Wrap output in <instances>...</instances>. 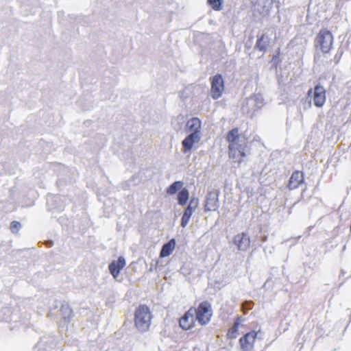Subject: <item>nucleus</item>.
Here are the masks:
<instances>
[{
	"instance_id": "obj_11",
	"label": "nucleus",
	"mask_w": 351,
	"mask_h": 351,
	"mask_svg": "<svg viewBox=\"0 0 351 351\" xmlns=\"http://www.w3.org/2000/svg\"><path fill=\"white\" fill-rule=\"evenodd\" d=\"M125 265L126 262L123 256H119L117 260H114L109 264L108 269L114 278L118 277L121 270L125 267Z\"/></svg>"
},
{
	"instance_id": "obj_15",
	"label": "nucleus",
	"mask_w": 351,
	"mask_h": 351,
	"mask_svg": "<svg viewBox=\"0 0 351 351\" xmlns=\"http://www.w3.org/2000/svg\"><path fill=\"white\" fill-rule=\"evenodd\" d=\"M245 321V319L241 316H237L234 320V324L231 328H230L226 333L228 339H236L239 334V329L240 325Z\"/></svg>"
},
{
	"instance_id": "obj_8",
	"label": "nucleus",
	"mask_w": 351,
	"mask_h": 351,
	"mask_svg": "<svg viewBox=\"0 0 351 351\" xmlns=\"http://www.w3.org/2000/svg\"><path fill=\"white\" fill-rule=\"evenodd\" d=\"M197 319L195 315L194 307H191L179 319L180 326L184 330L193 328L195 326Z\"/></svg>"
},
{
	"instance_id": "obj_21",
	"label": "nucleus",
	"mask_w": 351,
	"mask_h": 351,
	"mask_svg": "<svg viewBox=\"0 0 351 351\" xmlns=\"http://www.w3.org/2000/svg\"><path fill=\"white\" fill-rule=\"evenodd\" d=\"M280 49L278 48L275 52V53L273 55L271 62L273 64V65L275 67H277L281 62V60L280 58Z\"/></svg>"
},
{
	"instance_id": "obj_18",
	"label": "nucleus",
	"mask_w": 351,
	"mask_h": 351,
	"mask_svg": "<svg viewBox=\"0 0 351 351\" xmlns=\"http://www.w3.org/2000/svg\"><path fill=\"white\" fill-rule=\"evenodd\" d=\"M176 242L174 239H171L167 243L164 244L160 252V257L165 258L169 256L176 248Z\"/></svg>"
},
{
	"instance_id": "obj_12",
	"label": "nucleus",
	"mask_w": 351,
	"mask_h": 351,
	"mask_svg": "<svg viewBox=\"0 0 351 351\" xmlns=\"http://www.w3.org/2000/svg\"><path fill=\"white\" fill-rule=\"evenodd\" d=\"M218 207V194L213 191L208 193L204 205L205 211H215Z\"/></svg>"
},
{
	"instance_id": "obj_19",
	"label": "nucleus",
	"mask_w": 351,
	"mask_h": 351,
	"mask_svg": "<svg viewBox=\"0 0 351 351\" xmlns=\"http://www.w3.org/2000/svg\"><path fill=\"white\" fill-rule=\"evenodd\" d=\"M189 197V191L184 188L182 189L178 195V204L181 206H184L186 204Z\"/></svg>"
},
{
	"instance_id": "obj_14",
	"label": "nucleus",
	"mask_w": 351,
	"mask_h": 351,
	"mask_svg": "<svg viewBox=\"0 0 351 351\" xmlns=\"http://www.w3.org/2000/svg\"><path fill=\"white\" fill-rule=\"evenodd\" d=\"M271 42V38L267 34H262L257 36V40L254 49L258 51L265 53L267 51Z\"/></svg>"
},
{
	"instance_id": "obj_16",
	"label": "nucleus",
	"mask_w": 351,
	"mask_h": 351,
	"mask_svg": "<svg viewBox=\"0 0 351 351\" xmlns=\"http://www.w3.org/2000/svg\"><path fill=\"white\" fill-rule=\"evenodd\" d=\"M234 241L240 250H246L250 245V239L244 232L237 234L234 238Z\"/></svg>"
},
{
	"instance_id": "obj_5",
	"label": "nucleus",
	"mask_w": 351,
	"mask_h": 351,
	"mask_svg": "<svg viewBox=\"0 0 351 351\" xmlns=\"http://www.w3.org/2000/svg\"><path fill=\"white\" fill-rule=\"evenodd\" d=\"M261 332V330L258 331L251 330L245 333L239 340V343L242 351H252L258 335Z\"/></svg>"
},
{
	"instance_id": "obj_9",
	"label": "nucleus",
	"mask_w": 351,
	"mask_h": 351,
	"mask_svg": "<svg viewBox=\"0 0 351 351\" xmlns=\"http://www.w3.org/2000/svg\"><path fill=\"white\" fill-rule=\"evenodd\" d=\"M198 206V200L197 199H191L188 206L184 210V214L181 219V226L184 228L189 223L190 218Z\"/></svg>"
},
{
	"instance_id": "obj_4",
	"label": "nucleus",
	"mask_w": 351,
	"mask_h": 351,
	"mask_svg": "<svg viewBox=\"0 0 351 351\" xmlns=\"http://www.w3.org/2000/svg\"><path fill=\"white\" fill-rule=\"evenodd\" d=\"M195 315L197 321L201 326L208 324L213 316L211 304L208 301H203L199 304L197 308H194Z\"/></svg>"
},
{
	"instance_id": "obj_6",
	"label": "nucleus",
	"mask_w": 351,
	"mask_h": 351,
	"mask_svg": "<svg viewBox=\"0 0 351 351\" xmlns=\"http://www.w3.org/2000/svg\"><path fill=\"white\" fill-rule=\"evenodd\" d=\"M308 95H312L313 104L317 108H322L326 103V91L320 84H317L313 89L310 88Z\"/></svg>"
},
{
	"instance_id": "obj_17",
	"label": "nucleus",
	"mask_w": 351,
	"mask_h": 351,
	"mask_svg": "<svg viewBox=\"0 0 351 351\" xmlns=\"http://www.w3.org/2000/svg\"><path fill=\"white\" fill-rule=\"evenodd\" d=\"M201 121L197 117H193L189 119L186 123V128L188 130L191 132V133H196L197 135H201Z\"/></svg>"
},
{
	"instance_id": "obj_10",
	"label": "nucleus",
	"mask_w": 351,
	"mask_h": 351,
	"mask_svg": "<svg viewBox=\"0 0 351 351\" xmlns=\"http://www.w3.org/2000/svg\"><path fill=\"white\" fill-rule=\"evenodd\" d=\"M304 182V175L301 171H295L291 174L287 187L289 190H294L299 188Z\"/></svg>"
},
{
	"instance_id": "obj_1",
	"label": "nucleus",
	"mask_w": 351,
	"mask_h": 351,
	"mask_svg": "<svg viewBox=\"0 0 351 351\" xmlns=\"http://www.w3.org/2000/svg\"><path fill=\"white\" fill-rule=\"evenodd\" d=\"M226 138L228 143L229 158L234 162L241 163L247 156V137L239 132L238 128H234L228 132Z\"/></svg>"
},
{
	"instance_id": "obj_20",
	"label": "nucleus",
	"mask_w": 351,
	"mask_h": 351,
	"mask_svg": "<svg viewBox=\"0 0 351 351\" xmlns=\"http://www.w3.org/2000/svg\"><path fill=\"white\" fill-rule=\"evenodd\" d=\"M183 186V182L181 181L174 182L167 189V193L169 195L175 194L178 190L181 189Z\"/></svg>"
},
{
	"instance_id": "obj_2",
	"label": "nucleus",
	"mask_w": 351,
	"mask_h": 351,
	"mask_svg": "<svg viewBox=\"0 0 351 351\" xmlns=\"http://www.w3.org/2000/svg\"><path fill=\"white\" fill-rule=\"evenodd\" d=\"M152 313L146 304H140L136 308L134 315V323L136 329L141 332H145L150 328Z\"/></svg>"
},
{
	"instance_id": "obj_23",
	"label": "nucleus",
	"mask_w": 351,
	"mask_h": 351,
	"mask_svg": "<svg viewBox=\"0 0 351 351\" xmlns=\"http://www.w3.org/2000/svg\"><path fill=\"white\" fill-rule=\"evenodd\" d=\"M254 303L252 301H245L241 305V310L244 314L249 310L252 309Z\"/></svg>"
},
{
	"instance_id": "obj_3",
	"label": "nucleus",
	"mask_w": 351,
	"mask_h": 351,
	"mask_svg": "<svg viewBox=\"0 0 351 351\" xmlns=\"http://www.w3.org/2000/svg\"><path fill=\"white\" fill-rule=\"evenodd\" d=\"M334 36L326 28L321 29L317 34L314 40V46L322 53H329L333 48Z\"/></svg>"
},
{
	"instance_id": "obj_7",
	"label": "nucleus",
	"mask_w": 351,
	"mask_h": 351,
	"mask_svg": "<svg viewBox=\"0 0 351 351\" xmlns=\"http://www.w3.org/2000/svg\"><path fill=\"white\" fill-rule=\"evenodd\" d=\"M210 95L213 99H217L224 91V82L222 76L217 74L210 79Z\"/></svg>"
},
{
	"instance_id": "obj_22",
	"label": "nucleus",
	"mask_w": 351,
	"mask_h": 351,
	"mask_svg": "<svg viewBox=\"0 0 351 351\" xmlns=\"http://www.w3.org/2000/svg\"><path fill=\"white\" fill-rule=\"evenodd\" d=\"M207 3L210 5L214 10H220L221 9V0H207Z\"/></svg>"
},
{
	"instance_id": "obj_24",
	"label": "nucleus",
	"mask_w": 351,
	"mask_h": 351,
	"mask_svg": "<svg viewBox=\"0 0 351 351\" xmlns=\"http://www.w3.org/2000/svg\"><path fill=\"white\" fill-rule=\"evenodd\" d=\"M21 228V223L19 221H14L10 224V230L12 232H17Z\"/></svg>"
},
{
	"instance_id": "obj_13",
	"label": "nucleus",
	"mask_w": 351,
	"mask_h": 351,
	"mask_svg": "<svg viewBox=\"0 0 351 351\" xmlns=\"http://www.w3.org/2000/svg\"><path fill=\"white\" fill-rule=\"evenodd\" d=\"M201 135H197L196 133H191L182 142V152L184 153L190 152L193 145L199 143Z\"/></svg>"
}]
</instances>
